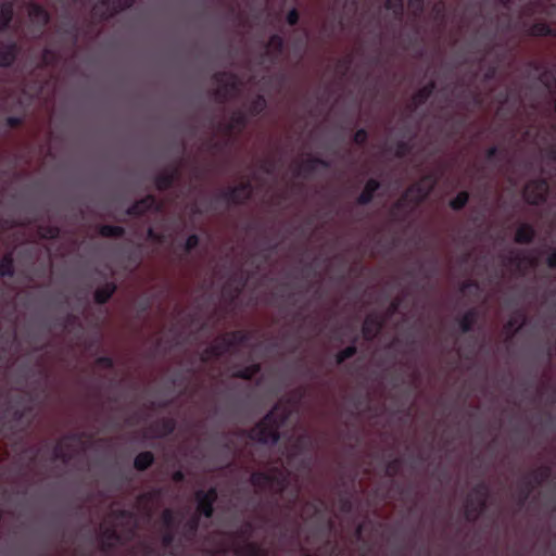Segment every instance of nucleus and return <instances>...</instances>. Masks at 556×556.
<instances>
[{
  "instance_id": "53",
  "label": "nucleus",
  "mask_w": 556,
  "mask_h": 556,
  "mask_svg": "<svg viewBox=\"0 0 556 556\" xmlns=\"http://www.w3.org/2000/svg\"><path fill=\"white\" fill-rule=\"evenodd\" d=\"M127 261L132 269H137L142 262V254L140 251H130L127 255Z\"/></svg>"
},
{
  "instance_id": "46",
  "label": "nucleus",
  "mask_w": 556,
  "mask_h": 556,
  "mask_svg": "<svg viewBox=\"0 0 556 556\" xmlns=\"http://www.w3.org/2000/svg\"><path fill=\"white\" fill-rule=\"evenodd\" d=\"M162 525L166 530H175L177 526L176 514L170 508H165L161 515Z\"/></svg>"
},
{
  "instance_id": "62",
  "label": "nucleus",
  "mask_w": 556,
  "mask_h": 556,
  "mask_svg": "<svg viewBox=\"0 0 556 556\" xmlns=\"http://www.w3.org/2000/svg\"><path fill=\"white\" fill-rule=\"evenodd\" d=\"M339 503L343 513H350L353 508L352 500L349 496H340Z\"/></svg>"
},
{
  "instance_id": "31",
  "label": "nucleus",
  "mask_w": 556,
  "mask_h": 556,
  "mask_svg": "<svg viewBox=\"0 0 556 556\" xmlns=\"http://www.w3.org/2000/svg\"><path fill=\"white\" fill-rule=\"evenodd\" d=\"M468 497L481 505H486L490 497V488L486 482L481 481L477 483L472 489Z\"/></svg>"
},
{
  "instance_id": "6",
  "label": "nucleus",
  "mask_w": 556,
  "mask_h": 556,
  "mask_svg": "<svg viewBox=\"0 0 556 556\" xmlns=\"http://www.w3.org/2000/svg\"><path fill=\"white\" fill-rule=\"evenodd\" d=\"M315 447V440L308 432H303L295 437L290 443V448L287 453V460L289 465L302 454L312 451Z\"/></svg>"
},
{
  "instance_id": "17",
  "label": "nucleus",
  "mask_w": 556,
  "mask_h": 556,
  "mask_svg": "<svg viewBox=\"0 0 556 556\" xmlns=\"http://www.w3.org/2000/svg\"><path fill=\"white\" fill-rule=\"evenodd\" d=\"M77 434L65 435L60 442L53 447V459L68 463L72 459V448L68 441L77 440Z\"/></svg>"
},
{
  "instance_id": "38",
  "label": "nucleus",
  "mask_w": 556,
  "mask_h": 556,
  "mask_svg": "<svg viewBox=\"0 0 556 556\" xmlns=\"http://www.w3.org/2000/svg\"><path fill=\"white\" fill-rule=\"evenodd\" d=\"M358 341V337L355 336L352 340V344L346 346L345 349L341 350L339 353H337L336 355V363L338 365H341L343 364L346 359L349 358H352L353 356L356 355L357 353V346H356V343Z\"/></svg>"
},
{
  "instance_id": "57",
  "label": "nucleus",
  "mask_w": 556,
  "mask_h": 556,
  "mask_svg": "<svg viewBox=\"0 0 556 556\" xmlns=\"http://www.w3.org/2000/svg\"><path fill=\"white\" fill-rule=\"evenodd\" d=\"M30 412H31V407H25V408L16 407V408H12V418H13L14 421L20 422Z\"/></svg>"
},
{
  "instance_id": "25",
  "label": "nucleus",
  "mask_w": 556,
  "mask_h": 556,
  "mask_svg": "<svg viewBox=\"0 0 556 556\" xmlns=\"http://www.w3.org/2000/svg\"><path fill=\"white\" fill-rule=\"evenodd\" d=\"M151 429L154 431L156 437L165 438L175 431L176 421L168 417L161 418L151 426Z\"/></svg>"
},
{
  "instance_id": "2",
  "label": "nucleus",
  "mask_w": 556,
  "mask_h": 556,
  "mask_svg": "<svg viewBox=\"0 0 556 556\" xmlns=\"http://www.w3.org/2000/svg\"><path fill=\"white\" fill-rule=\"evenodd\" d=\"M431 186L426 187L420 180L410 185L401 198L393 204L391 214L397 216L403 213L406 217L416 206L421 204L431 193Z\"/></svg>"
},
{
  "instance_id": "59",
  "label": "nucleus",
  "mask_w": 556,
  "mask_h": 556,
  "mask_svg": "<svg viewBox=\"0 0 556 556\" xmlns=\"http://www.w3.org/2000/svg\"><path fill=\"white\" fill-rule=\"evenodd\" d=\"M96 365L99 367H103L106 369H113L114 367V359L110 356H99L96 359Z\"/></svg>"
},
{
  "instance_id": "60",
  "label": "nucleus",
  "mask_w": 556,
  "mask_h": 556,
  "mask_svg": "<svg viewBox=\"0 0 556 556\" xmlns=\"http://www.w3.org/2000/svg\"><path fill=\"white\" fill-rule=\"evenodd\" d=\"M299 20H300V13L295 8L291 9L287 13L286 21H287L288 25L295 26L299 23Z\"/></svg>"
},
{
  "instance_id": "22",
  "label": "nucleus",
  "mask_w": 556,
  "mask_h": 556,
  "mask_svg": "<svg viewBox=\"0 0 556 556\" xmlns=\"http://www.w3.org/2000/svg\"><path fill=\"white\" fill-rule=\"evenodd\" d=\"M380 188H381V184H380V181L378 179L369 178L366 181L363 191L361 192V194L358 195V198L356 200L357 204H359V205H367V204H369L372 201L375 193Z\"/></svg>"
},
{
  "instance_id": "55",
  "label": "nucleus",
  "mask_w": 556,
  "mask_h": 556,
  "mask_svg": "<svg viewBox=\"0 0 556 556\" xmlns=\"http://www.w3.org/2000/svg\"><path fill=\"white\" fill-rule=\"evenodd\" d=\"M63 34L71 37L74 42L78 39V26L75 22H68L66 27L63 29Z\"/></svg>"
},
{
  "instance_id": "49",
  "label": "nucleus",
  "mask_w": 556,
  "mask_h": 556,
  "mask_svg": "<svg viewBox=\"0 0 556 556\" xmlns=\"http://www.w3.org/2000/svg\"><path fill=\"white\" fill-rule=\"evenodd\" d=\"M384 7L387 10L392 11L397 18H401L404 14L403 0H387Z\"/></svg>"
},
{
  "instance_id": "51",
  "label": "nucleus",
  "mask_w": 556,
  "mask_h": 556,
  "mask_svg": "<svg viewBox=\"0 0 556 556\" xmlns=\"http://www.w3.org/2000/svg\"><path fill=\"white\" fill-rule=\"evenodd\" d=\"M321 502L307 501L303 505V515L317 516L320 513Z\"/></svg>"
},
{
  "instance_id": "4",
  "label": "nucleus",
  "mask_w": 556,
  "mask_h": 556,
  "mask_svg": "<svg viewBox=\"0 0 556 556\" xmlns=\"http://www.w3.org/2000/svg\"><path fill=\"white\" fill-rule=\"evenodd\" d=\"M548 189L549 185L545 178H535L526 184L522 194L527 203L540 205L546 201Z\"/></svg>"
},
{
  "instance_id": "5",
  "label": "nucleus",
  "mask_w": 556,
  "mask_h": 556,
  "mask_svg": "<svg viewBox=\"0 0 556 556\" xmlns=\"http://www.w3.org/2000/svg\"><path fill=\"white\" fill-rule=\"evenodd\" d=\"M136 0H99L92 8V14L106 21L117 13L129 9Z\"/></svg>"
},
{
  "instance_id": "18",
  "label": "nucleus",
  "mask_w": 556,
  "mask_h": 556,
  "mask_svg": "<svg viewBox=\"0 0 556 556\" xmlns=\"http://www.w3.org/2000/svg\"><path fill=\"white\" fill-rule=\"evenodd\" d=\"M285 39L279 34H273L266 45L265 55L270 59L271 62L278 61L285 51Z\"/></svg>"
},
{
  "instance_id": "47",
  "label": "nucleus",
  "mask_w": 556,
  "mask_h": 556,
  "mask_svg": "<svg viewBox=\"0 0 556 556\" xmlns=\"http://www.w3.org/2000/svg\"><path fill=\"white\" fill-rule=\"evenodd\" d=\"M38 232H39L40 237L43 239L54 240V239L59 238L61 231L58 226L43 225V226H39Z\"/></svg>"
},
{
  "instance_id": "3",
  "label": "nucleus",
  "mask_w": 556,
  "mask_h": 556,
  "mask_svg": "<svg viewBox=\"0 0 556 556\" xmlns=\"http://www.w3.org/2000/svg\"><path fill=\"white\" fill-rule=\"evenodd\" d=\"M212 78L217 85L213 94L218 103H226L239 90V78L231 72H217Z\"/></svg>"
},
{
  "instance_id": "16",
  "label": "nucleus",
  "mask_w": 556,
  "mask_h": 556,
  "mask_svg": "<svg viewBox=\"0 0 556 556\" xmlns=\"http://www.w3.org/2000/svg\"><path fill=\"white\" fill-rule=\"evenodd\" d=\"M228 352V344L225 343V340L220 336L202 351L200 359L202 363H208L212 358H219Z\"/></svg>"
},
{
  "instance_id": "36",
  "label": "nucleus",
  "mask_w": 556,
  "mask_h": 556,
  "mask_svg": "<svg viewBox=\"0 0 556 556\" xmlns=\"http://www.w3.org/2000/svg\"><path fill=\"white\" fill-rule=\"evenodd\" d=\"M15 274L14 258L11 252L5 253L0 261V275L4 278H12Z\"/></svg>"
},
{
  "instance_id": "27",
  "label": "nucleus",
  "mask_w": 556,
  "mask_h": 556,
  "mask_svg": "<svg viewBox=\"0 0 556 556\" xmlns=\"http://www.w3.org/2000/svg\"><path fill=\"white\" fill-rule=\"evenodd\" d=\"M479 319V312L476 307L469 308L458 319V326L463 333L470 332Z\"/></svg>"
},
{
  "instance_id": "63",
  "label": "nucleus",
  "mask_w": 556,
  "mask_h": 556,
  "mask_svg": "<svg viewBox=\"0 0 556 556\" xmlns=\"http://www.w3.org/2000/svg\"><path fill=\"white\" fill-rule=\"evenodd\" d=\"M41 56L46 65H51L55 60V53L50 48H45Z\"/></svg>"
},
{
  "instance_id": "43",
  "label": "nucleus",
  "mask_w": 556,
  "mask_h": 556,
  "mask_svg": "<svg viewBox=\"0 0 556 556\" xmlns=\"http://www.w3.org/2000/svg\"><path fill=\"white\" fill-rule=\"evenodd\" d=\"M413 150V146L410 143V141H406V140H399L395 146H394V149H389V151H393V154L395 157L397 159H404Z\"/></svg>"
},
{
  "instance_id": "56",
  "label": "nucleus",
  "mask_w": 556,
  "mask_h": 556,
  "mask_svg": "<svg viewBox=\"0 0 556 556\" xmlns=\"http://www.w3.org/2000/svg\"><path fill=\"white\" fill-rule=\"evenodd\" d=\"M526 260L527 258L525 256L520 253H516L515 251H510L509 255L506 257L507 263L516 267H520Z\"/></svg>"
},
{
  "instance_id": "58",
  "label": "nucleus",
  "mask_w": 556,
  "mask_h": 556,
  "mask_svg": "<svg viewBox=\"0 0 556 556\" xmlns=\"http://www.w3.org/2000/svg\"><path fill=\"white\" fill-rule=\"evenodd\" d=\"M419 180L424 185H426V187H430L431 186V191H433L434 187L438 184V177L433 173H429V174L424 175Z\"/></svg>"
},
{
  "instance_id": "61",
  "label": "nucleus",
  "mask_w": 556,
  "mask_h": 556,
  "mask_svg": "<svg viewBox=\"0 0 556 556\" xmlns=\"http://www.w3.org/2000/svg\"><path fill=\"white\" fill-rule=\"evenodd\" d=\"M541 81L545 85L548 90H554L556 88V78L553 75H548L544 73L541 76Z\"/></svg>"
},
{
  "instance_id": "23",
  "label": "nucleus",
  "mask_w": 556,
  "mask_h": 556,
  "mask_svg": "<svg viewBox=\"0 0 556 556\" xmlns=\"http://www.w3.org/2000/svg\"><path fill=\"white\" fill-rule=\"evenodd\" d=\"M237 556H268L264 546L257 542L244 541L236 551Z\"/></svg>"
},
{
  "instance_id": "48",
  "label": "nucleus",
  "mask_w": 556,
  "mask_h": 556,
  "mask_svg": "<svg viewBox=\"0 0 556 556\" xmlns=\"http://www.w3.org/2000/svg\"><path fill=\"white\" fill-rule=\"evenodd\" d=\"M161 496V489H153L151 491L140 494L137 498L138 503L142 505H151Z\"/></svg>"
},
{
  "instance_id": "9",
  "label": "nucleus",
  "mask_w": 556,
  "mask_h": 556,
  "mask_svg": "<svg viewBox=\"0 0 556 556\" xmlns=\"http://www.w3.org/2000/svg\"><path fill=\"white\" fill-rule=\"evenodd\" d=\"M163 204L156 199V197L148 194L129 205L126 210V214L132 217H140L150 211L161 212Z\"/></svg>"
},
{
  "instance_id": "20",
  "label": "nucleus",
  "mask_w": 556,
  "mask_h": 556,
  "mask_svg": "<svg viewBox=\"0 0 556 556\" xmlns=\"http://www.w3.org/2000/svg\"><path fill=\"white\" fill-rule=\"evenodd\" d=\"M437 89L434 80L428 81L425 86L418 89L412 97V110L424 105Z\"/></svg>"
},
{
  "instance_id": "7",
  "label": "nucleus",
  "mask_w": 556,
  "mask_h": 556,
  "mask_svg": "<svg viewBox=\"0 0 556 556\" xmlns=\"http://www.w3.org/2000/svg\"><path fill=\"white\" fill-rule=\"evenodd\" d=\"M218 497L217 489L211 486L208 490H198L195 492L197 510L205 518H212L214 515V504Z\"/></svg>"
},
{
  "instance_id": "39",
  "label": "nucleus",
  "mask_w": 556,
  "mask_h": 556,
  "mask_svg": "<svg viewBox=\"0 0 556 556\" xmlns=\"http://www.w3.org/2000/svg\"><path fill=\"white\" fill-rule=\"evenodd\" d=\"M527 33L533 37H547L552 34V27L545 22H535L529 26Z\"/></svg>"
},
{
  "instance_id": "19",
  "label": "nucleus",
  "mask_w": 556,
  "mask_h": 556,
  "mask_svg": "<svg viewBox=\"0 0 556 556\" xmlns=\"http://www.w3.org/2000/svg\"><path fill=\"white\" fill-rule=\"evenodd\" d=\"M229 190H235L230 197V205H241L248 202L252 197V185L250 181H243L237 186L228 187Z\"/></svg>"
},
{
  "instance_id": "14",
  "label": "nucleus",
  "mask_w": 556,
  "mask_h": 556,
  "mask_svg": "<svg viewBox=\"0 0 556 556\" xmlns=\"http://www.w3.org/2000/svg\"><path fill=\"white\" fill-rule=\"evenodd\" d=\"M328 168L330 163L318 156H309L304 160L295 169V176L307 177L317 170V167Z\"/></svg>"
},
{
  "instance_id": "45",
  "label": "nucleus",
  "mask_w": 556,
  "mask_h": 556,
  "mask_svg": "<svg viewBox=\"0 0 556 556\" xmlns=\"http://www.w3.org/2000/svg\"><path fill=\"white\" fill-rule=\"evenodd\" d=\"M469 201V192L468 191H460L457 193L455 198H453L448 205L453 211H460L463 210Z\"/></svg>"
},
{
  "instance_id": "54",
  "label": "nucleus",
  "mask_w": 556,
  "mask_h": 556,
  "mask_svg": "<svg viewBox=\"0 0 556 556\" xmlns=\"http://www.w3.org/2000/svg\"><path fill=\"white\" fill-rule=\"evenodd\" d=\"M368 141V131L365 128L356 130L353 136V142L357 146H365Z\"/></svg>"
},
{
  "instance_id": "34",
  "label": "nucleus",
  "mask_w": 556,
  "mask_h": 556,
  "mask_svg": "<svg viewBox=\"0 0 556 556\" xmlns=\"http://www.w3.org/2000/svg\"><path fill=\"white\" fill-rule=\"evenodd\" d=\"M269 471H253L250 476V483L257 489V491L263 492L269 489Z\"/></svg>"
},
{
  "instance_id": "50",
  "label": "nucleus",
  "mask_w": 556,
  "mask_h": 556,
  "mask_svg": "<svg viewBox=\"0 0 556 556\" xmlns=\"http://www.w3.org/2000/svg\"><path fill=\"white\" fill-rule=\"evenodd\" d=\"M401 468H402L401 458H393L390 462H388V464L386 466V476L389 478H394L396 475H399Z\"/></svg>"
},
{
  "instance_id": "24",
  "label": "nucleus",
  "mask_w": 556,
  "mask_h": 556,
  "mask_svg": "<svg viewBox=\"0 0 556 556\" xmlns=\"http://www.w3.org/2000/svg\"><path fill=\"white\" fill-rule=\"evenodd\" d=\"M116 290L117 286L114 281H106L94 291L93 300L97 304L103 305L110 301Z\"/></svg>"
},
{
  "instance_id": "15",
  "label": "nucleus",
  "mask_w": 556,
  "mask_h": 556,
  "mask_svg": "<svg viewBox=\"0 0 556 556\" xmlns=\"http://www.w3.org/2000/svg\"><path fill=\"white\" fill-rule=\"evenodd\" d=\"M28 15L40 31H42L51 21V14L41 4L36 2H29Z\"/></svg>"
},
{
  "instance_id": "28",
  "label": "nucleus",
  "mask_w": 556,
  "mask_h": 556,
  "mask_svg": "<svg viewBox=\"0 0 556 556\" xmlns=\"http://www.w3.org/2000/svg\"><path fill=\"white\" fill-rule=\"evenodd\" d=\"M535 238V229L531 224H521L515 233V242L519 244H529Z\"/></svg>"
},
{
  "instance_id": "35",
  "label": "nucleus",
  "mask_w": 556,
  "mask_h": 556,
  "mask_svg": "<svg viewBox=\"0 0 556 556\" xmlns=\"http://www.w3.org/2000/svg\"><path fill=\"white\" fill-rule=\"evenodd\" d=\"M154 455L150 451L139 453L134 459V467L138 471H144L154 464Z\"/></svg>"
},
{
  "instance_id": "26",
  "label": "nucleus",
  "mask_w": 556,
  "mask_h": 556,
  "mask_svg": "<svg viewBox=\"0 0 556 556\" xmlns=\"http://www.w3.org/2000/svg\"><path fill=\"white\" fill-rule=\"evenodd\" d=\"M222 337L225 340V343L228 344L229 351L237 345L245 344L251 338L250 333L244 330H233L223 334Z\"/></svg>"
},
{
  "instance_id": "12",
  "label": "nucleus",
  "mask_w": 556,
  "mask_h": 556,
  "mask_svg": "<svg viewBox=\"0 0 556 556\" xmlns=\"http://www.w3.org/2000/svg\"><path fill=\"white\" fill-rule=\"evenodd\" d=\"M384 319L377 314H369L365 317L362 333L365 340L372 341L382 330Z\"/></svg>"
},
{
  "instance_id": "8",
  "label": "nucleus",
  "mask_w": 556,
  "mask_h": 556,
  "mask_svg": "<svg viewBox=\"0 0 556 556\" xmlns=\"http://www.w3.org/2000/svg\"><path fill=\"white\" fill-rule=\"evenodd\" d=\"M181 176V161L172 164L154 177V185L159 191H166L172 188Z\"/></svg>"
},
{
  "instance_id": "13",
  "label": "nucleus",
  "mask_w": 556,
  "mask_h": 556,
  "mask_svg": "<svg viewBox=\"0 0 556 556\" xmlns=\"http://www.w3.org/2000/svg\"><path fill=\"white\" fill-rule=\"evenodd\" d=\"M21 48L15 41L0 43V67H11L17 60Z\"/></svg>"
},
{
  "instance_id": "64",
  "label": "nucleus",
  "mask_w": 556,
  "mask_h": 556,
  "mask_svg": "<svg viewBox=\"0 0 556 556\" xmlns=\"http://www.w3.org/2000/svg\"><path fill=\"white\" fill-rule=\"evenodd\" d=\"M545 156L548 161L556 163V144L551 143L545 149Z\"/></svg>"
},
{
  "instance_id": "11",
  "label": "nucleus",
  "mask_w": 556,
  "mask_h": 556,
  "mask_svg": "<svg viewBox=\"0 0 556 556\" xmlns=\"http://www.w3.org/2000/svg\"><path fill=\"white\" fill-rule=\"evenodd\" d=\"M98 541L100 551L110 553L121 542V535L113 526L102 527Z\"/></svg>"
},
{
  "instance_id": "37",
  "label": "nucleus",
  "mask_w": 556,
  "mask_h": 556,
  "mask_svg": "<svg viewBox=\"0 0 556 556\" xmlns=\"http://www.w3.org/2000/svg\"><path fill=\"white\" fill-rule=\"evenodd\" d=\"M13 20V5L11 3L2 4L0 9V33L9 30Z\"/></svg>"
},
{
  "instance_id": "33",
  "label": "nucleus",
  "mask_w": 556,
  "mask_h": 556,
  "mask_svg": "<svg viewBox=\"0 0 556 556\" xmlns=\"http://www.w3.org/2000/svg\"><path fill=\"white\" fill-rule=\"evenodd\" d=\"M261 365L258 363H254L241 368H237L232 371L231 377L239 378L243 380H252L257 374L261 372Z\"/></svg>"
},
{
  "instance_id": "29",
  "label": "nucleus",
  "mask_w": 556,
  "mask_h": 556,
  "mask_svg": "<svg viewBox=\"0 0 556 556\" xmlns=\"http://www.w3.org/2000/svg\"><path fill=\"white\" fill-rule=\"evenodd\" d=\"M552 476V468L547 465L541 466L530 471L525 478L531 480L534 488L542 485Z\"/></svg>"
},
{
  "instance_id": "44",
  "label": "nucleus",
  "mask_w": 556,
  "mask_h": 556,
  "mask_svg": "<svg viewBox=\"0 0 556 556\" xmlns=\"http://www.w3.org/2000/svg\"><path fill=\"white\" fill-rule=\"evenodd\" d=\"M161 542H162L163 547H165V548L173 547L174 545L176 547L182 546V539L179 538L178 540H176L175 531L170 530V529L165 530V532L162 535Z\"/></svg>"
},
{
  "instance_id": "21",
  "label": "nucleus",
  "mask_w": 556,
  "mask_h": 556,
  "mask_svg": "<svg viewBox=\"0 0 556 556\" xmlns=\"http://www.w3.org/2000/svg\"><path fill=\"white\" fill-rule=\"evenodd\" d=\"M248 123L249 118L247 113L242 110H237L231 114L229 122L225 124V131L227 134H231L235 130L241 131L247 127Z\"/></svg>"
},
{
  "instance_id": "52",
  "label": "nucleus",
  "mask_w": 556,
  "mask_h": 556,
  "mask_svg": "<svg viewBox=\"0 0 556 556\" xmlns=\"http://www.w3.org/2000/svg\"><path fill=\"white\" fill-rule=\"evenodd\" d=\"M200 244V237L195 233L193 235H190L185 243H184V252L187 254V253H190L191 251H193L195 248H198V245Z\"/></svg>"
},
{
  "instance_id": "1",
  "label": "nucleus",
  "mask_w": 556,
  "mask_h": 556,
  "mask_svg": "<svg viewBox=\"0 0 556 556\" xmlns=\"http://www.w3.org/2000/svg\"><path fill=\"white\" fill-rule=\"evenodd\" d=\"M290 416L289 405L278 402L253 428L242 431V434L261 444L276 445L280 440V429L287 425Z\"/></svg>"
},
{
  "instance_id": "10",
  "label": "nucleus",
  "mask_w": 556,
  "mask_h": 556,
  "mask_svg": "<svg viewBox=\"0 0 556 556\" xmlns=\"http://www.w3.org/2000/svg\"><path fill=\"white\" fill-rule=\"evenodd\" d=\"M269 489H274L276 495H282L289 485L290 472L280 467L269 470Z\"/></svg>"
},
{
  "instance_id": "41",
  "label": "nucleus",
  "mask_w": 556,
  "mask_h": 556,
  "mask_svg": "<svg viewBox=\"0 0 556 556\" xmlns=\"http://www.w3.org/2000/svg\"><path fill=\"white\" fill-rule=\"evenodd\" d=\"M99 235L104 238H121L125 235V228L116 225H101Z\"/></svg>"
},
{
  "instance_id": "30",
  "label": "nucleus",
  "mask_w": 556,
  "mask_h": 556,
  "mask_svg": "<svg viewBox=\"0 0 556 556\" xmlns=\"http://www.w3.org/2000/svg\"><path fill=\"white\" fill-rule=\"evenodd\" d=\"M486 505H481L472 500V497H467L465 503V518L475 522L481 516V514L485 510Z\"/></svg>"
},
{
  "instance_id": "40",
  "label": "nucleus",
  "mask_w": 556,
  "mask_h": 556,
  "mask_svg": "<svg viewBox=\"0 0 556 556\" xmlns=\"http://www.w3.org/2000/svg\"><path fill=\"white\" fill-rule=\"evenodd\" d=\"M534 485L531 480L528 478H522L520 481L519 490H518V501L519 505L522 506L528 501L530 494L534 490Z\"/></svg>"
},
{
  "instance_id": "32",
  "label": "nucleus",
  "mask_w": 556,
  "mask_h": 556,
  "mask_svg": "<svg viewBox=\"0 0 556 556\" xmlns=\"http://www.w3.org/2000/svg\"><path fill=\"white\" fill-rule=\"evenodd\" d=\"M199 527L200 518L199 516L194 515L185 522L182 527L181 539L187 542L193 541L198 533Z\"/></svg>"
},
{
  "instance_id": "42",
  "label": "nucleus",
  "mask_w": 556,
  "mask_h": 556,
  "mask_svg": "<svg viewBox=\"0 0 556 556\" xmlns=\"http://www.w3.org/2000/svg\"><path fill=\"white\" fill-rule=\"evenodd\" d=\"M267 106L266 99L263 94L255 96L249 103V113L251 116L260 115Z\"/></svg>"
}]
</instances>
